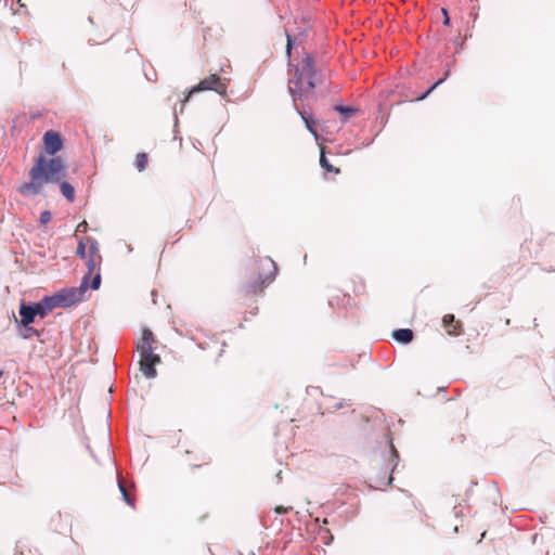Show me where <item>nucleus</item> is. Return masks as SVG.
Instances as JSON below:
<instances>
[{
  "label": "nucleus",
  "instance_id": "obj_27",
  "mask_svg": "<svg viewBox=\"0 0 555 555\" xmlns=\"http://www.w3.org/2000/svg\"><path fill=\"white\" fill-rule=\"evenodd\" d=\"M86 227H87V222H86V221H83V222H81V223L78 225V229H80V228H86Z\"/></svg>",
  "mask_w": 555,
  "mask_h": 555
},
{
  "label": "nucleus",
  "instance_id": "obj_20",
  "mask_svg": "<svg viewBox=\"0 0 555 555\" xmlns=\"http://www.w3.org/2000/svg\"><path fill=\"white\" fill-rule=\"evenodd\" d=\"M335 109L337 112H339L340 114L345 115L346 118H349L350 116H352L357 112L354 108L339 106V105L335 106Z\"/></svg>",
  "mask_w": 555,
  "mask_h": 555
},
{
  "label": "nucleus",
  "instance_id": "obj_19",
  "mask_svg": "<svg viewBox=\"0 0 555 555\" xmlns=\"http://www.w3.org/2000/svg\"><path fill=\"white\" fill-rule=\"evenodd\" d=\"M76 254L82 259H86L88 257L87 246L82 240L78 243Z\"/></svg>",
  "mask_w": 555,
  "mask_h": 555
},
{
  "label": "nucleus",
  "instance_id": "obj_3",
  "mask_svg": "<svg viewBox=\"0 0 555 555\" xmlns=\"http://www.w3.org/2000/svg\"><path fill=\"white\" fill-rule=\"evenodd\" d=\"M276 272V263L271 258L263 257L256 260L249 270L248 281L240 289L241 297L260 295L273 282Z\"/></svg>",
  "mask_w": 555,
  "mask_h": 555
},
{
  "label": "nucleus",
  "instance_id": "obj_26",
  "mask_svg": "<svg viewBox=\"0 0 555 555\" xmlns=\"http://www.w3.org/2000/svg\"><path fill=\"white\" fill-rule=\"evenodd\" d=\"M442 13L444 15V21H443V24L444 25H449L450 23V18H449V15H448V11L446 9H442Z\"/></svg>",
  "mask_w": 555,
  "mask_h": 555
},
{
  "label": "nucleus",
  "instance_id": "obj_15",
  "mask_svg": "<svg viewBox=\"0 0 555 555\" xmlns=\"http://www.w3.org/2000/svg\"><path fill=\"white\" fill-rule=\"evenodd\" d=\"M209 465V462H204L202 464L192 465L189 470V478L193 481H196L199 479L198 470L203 468H207Z\"/></svg>",
  "mask_w": 555,
  "mask_h": 555
},
{
  "label": "nucleus",
  "instance_id": "obj_18",
  "mask_svg": "<svg viewBox=\"0 0 555 555\" xmlns=\"http://www.w3.org/2000/svg\"><path fill=\"white\" fill-rule=\"evenodd\" d=\"M297 112L301 116L302 120L305 121L308 130L312 134L317 135V130L313 128L314 120L310 116H307L306 113L302 112L301 109L297 108Z\"/></svg>",
  "mask_w": 555,
  "mask_h": 555
},
{
  "label": "nucleus",
  "instance_id": "obj_7",
  "mask_svg": "<svg viewBox=\"0 0 555 555\" xmlns=\"http://www.w3.org/2000/svg\"><path fill=\"white\" fill-rule=\"evenodd\" d=\"M86 259H87L86 264L88 268V273L85 276H88V279H89L92 274H94L90 287L92 289H98L101 284V274L98 271V269L102 262V257L100 255L99 246L95 241H93L90 244V246L88 248V257Z\"/></svg>",
  "mask_w": 555,
  "mask_h": 555
},
{
  "label": "nucleus",
  "instance_id": "obj_6",
  "mask_svg": "<svg viewBox=\"0 0 555 555\" xmlns=\"http://www.w3.org/2000/svg\"><path fill=\"white\" fill-rule=\"evenodd\" d=\"M203 91H215L220 95H225L228 92L227 79L219 77L217 74H211L208 77L202 79L196 86H194L184 98L183 102L189 101L193 93Z\"/></svg>",
  "mask_w": 555,
  "mask_h": 555
},
{
  "label": "nucleus",
  "instance_id": "obj_22",
  "mask_svg": "<svg viewBox=\"0 0 555 555\" xmlns=\"http://www.w3.org/2000/svg\"><path fill=\"white\" fill-rule=\"evenodd\" d=\"M36 309V314H39L41 318H44L48 314V311L43 310V304L40 301L37 305L33 306Z\"/></svg>",
  "mask_w": 555,
  "mask_h": 555
},
{
  "label": "nucleus",
  "instance_id": "obj_4",
  "mask_svg": "<svg viewBox=\"0 0 555 555\" xmlns=\"http://www.w3.org/2000/svg\"><path fill=\"white\" fill-rule=\"evenodd\" d=\"M158 340L149 328L142 331V336L135 344L140 356V371L146 378H154L157 375L155 366L160 363V356L155 352Z\"/></svg>",
  "mask_w": 555,
  "mask_h": 555
},
{
  "label": "nucleus",
  "instance_id": "obj_12",
  "mask_svg": "<svg viewBox=\"0 0 555 555\" xmlns=\"http://www.w3.org/2000/svg\"><path fill=\"white\" fill-rule=\"evenodd\" d=\"M60 189H61V193L62 195L69 202V203H73L75 201V189L74 186L66 182V181H63L61 182L60 184Z\"/></svg>",
  "mask_w": 555,
  "mask_h": 555
},
{
  "label": "nucleus",
  "instance_id": "obj_28",
  "mask_svg": "<svg viewBox=\"0 0 555 555\" xmlns=\"http://www.w3.org/2000/svg\"><path fill=\"white\" fill-rule=\"evenodd\" d=\"M2 375H3V373H2V371H0V378L2 377Z\"/></svg>",
  "mask_w": 555,
  "mask_h": 555
},
{
  "label": "nucleus",
  "instance_id": "obj_5",
  "mask_svg": "<svg viewBox=\"0 0 555 555\" xmlns=\"http://www.w3.org/2000/svg\"><path fill=\"white\" fill-rule=\"evenodd\" d=\"M88 287V276H83L78 287L63 288L54 294V299L62 308L70 307L83 299Z\"/></svg>",
  "mask_w": 555,
  "mask_h": 555
},
{
  "label": "nucleus",
  "instance_id": "obj_21",
  "mask_svg": "<svg viewBox=\"0 0 555 555\" xmlns=\"http://www.w3.org/2000/svg\"><path fill=\"white\" fill-rule=\"evenodd\" d=\"M52 219V215L49 210H44L41 212L40 215V223L41 224H47L51 221Z\"/></svg>",
  "mask_w": 555,
  "mask_h": 555
},
{
  "label": "nucleus",
  "instance_id": "obj_9",
  "mask_svg": "<svg viewBox=\"0 0 555 555\" xmlns=\"http://www.w3.org/2000/svg\"><path fill=\"white\" fill-rule=\"evenodd\" d=\"M442 324L449 335H459L461 331V322L456 321L453 314H444Z\"/></svg>",
  "mask_w": 555,
  "mask_h": 555
},
{
  "label": "nucleus",
  "instance_id": "obj_16",
  "mask_svg": "<svg viewBox=\"0 0 555 555\" xmlns=\"http://www.w3.org/2000/svg\"><path fill=\"white\" fill-rule=\"evenodd\" d=\"M149 164V158L146 153H138L135 156V167L139 171H143L146 169Z\"/></svg>",
  "mask_w": 555,
  "mask_h": 555
},
{
  "label": "nucleus",
  "instance_id": "obj_8",
  "mask_svg": "<svg viewBox=\"0 0 555 555\" xmlns=\"http://www.w3.org/2000/svg\"><path fill=\"white\" fill-rule=\"evenodd\" d=\"M43 149L48 155H55L63 149L62 135L54 130H49L43 134Z\"/></svg>",
  "mask_w": 555,
  "mask_h": 555
},
{
  "label": "nucleus",
  "instance_id": "obj_23",
  "mask_svg": "<svg viewBox=\"0 0 555 555\" xmlns=\"http://www.w3.org/2000/svg\"><path fill=\"white\" fill-rule=\"evenodd\" d=\"M442 80H438L435 85H433L424 94L416 98V101L424 100L439 83H441Z\"/></svg>",
  "mask_w": 555,
  "mask_h": 555
},
{
  "label": "nucleus",
  "instance_id": "obj_14",
  "mask_svg": "<svg viewBox=\"0 0 555 555\" xmlns=\"http://www.w3.org/2000/svg\"><path fill=\"white\" fill-rule=\"evenodd\" d=\"M118 487L121 492L124 501L131 507H134V498L130 494L129 490L124 485L122 480L118 479Z\"/></svg>",
  "mask_w": 555,
  "mask_h": 555
},
{
  "label": "nucleus",
  "instance_id": "obj_13",
  "mask_svg": "<svg viewBox=\"0 0 555 555\" xmlns=\"http://www.w3.org/2000/svg\"><path fill=\"white\" fill-rule=\"evenodd\" d=\"M320 166L327 172H333L335 175H338L340 172L339 168L334 167L333 165L330 164V162L325 157L323 149H321Z\"/></svg>",
  "mask_w": 555,
  "mask_h": 555
},
{
  "label": "nucleus",
  "instance_id": "obj_10",
  "mask_svg": "<svg viewBox=\"0 0 555 555\" xmlns=\"http://www.w3.org/2000/svg\"><path fill=\"white\" fill-rule=\"evenodd\" d=\"M21 323L27 327L30 323L34 322L36 314V309L33 306H27L23 304L20 308Z\"/></svg>",
  "mask_w": 555,
  "mask_h": 555
},
{
  "label": "nucleus",
  "instance_id": "obj_17",
  "mask_svg": "<svg viewBox=\"0 0 555 555\" xmlns=\"http://www.w3.org/2000/svg\"><path fill=\"white\" fill-rule=\"evenodd\" d=\"M41 302L44 307L43 310L48 311V313L51 312L54 308L60 307L57 301L54 299V295L44 297Z\"/></svg>",
  "mask_w": 555,
  "mask_h": 555
},
{
  "label": "nucleus",
  "instance_id": "obj_11",
  "mask_svg": "<svg viewBox=\"0 0 555 555\" xmlns=\"http://www.w3.org/2000/svg\"><path fill=\"white\" fill-rule=\"evenodd\" d=\"M395 340L401 344H409L413 339V332L410 328L396 330L392 333Z\"/></svg>",
  "mask_w": 555,
  "mask_h": 555
},
{
  "label": "nucleus",
  "instance_id": "obj_2",
  "mask_svg": "<svg viewBox=\"0 0 555 555\" xmlns=\"http://www.w3.org/2000/svg\"><path fill=\"white\" fill-rule=\"evenodd\" d=\"M317 77L314 59L311 54H306L288 79V91L295 105L297 100H306L313 94Z\"/></svg>",
  "mask_w": 555,
  "mask_h": 555
},
{
  "label": "nucleus",
  "instance_id": "obj_1",
  "mask_svg": "<svg viewBox=\"0 0 555 555\" xmlns=\"http://www.w3.org/2000/svg\"><path fill=\"white\" fill-rule=\"evenodd\" d=\"M67 166L62 157L47 158L38 156L29 170V181L17 188L24 197H34L41 194L47 183H57L64 177Z\"/></svg>",
  "mask_w": 555,
  "mask_h": 555
},
{
  "label": "nucleus",
  "instance_id": "obj_25",
  "mask_svg": "<svg viewBox=\"0 0 555 555\" xmlns=\"http://www.w3.org/2000/svg\"><path fill=\"white\" fill-rule=\"evenodd\" d=\"M292 48H293V40H292L291 36L287 35L286 54L288 57L291 56Z\"/></svg>",
  "mask_w": 555,
  "mask_h": 555
},
{
  "label": "nucleus",
  "instance_id": "obj_24",
  "mask_svg": "<svg viewBox=\"0 0 555 555\" xmlns=\"http://www.w3.org/2000/svg\"><path fill=\"white\" fill-rule=\"evenodd\" d=\"M293 507L292 506H288V507H285L283 505H279L274 508L275 513L276 514H287L289 511H292Z\"/></svg>",
  "mask_w": 555,
  "mask_h": 555
}]
</instances>
